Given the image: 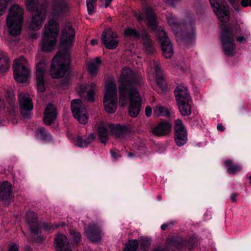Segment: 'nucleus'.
I'll return each mask as SVG.
<instances>
[{"label": "nucleus", "mask_w": 251, "mask_h": 251, "mask_svg": "<svg viewBox=\"0 0 251 251\" xmlns=\"http://www.w3.org/2000/svg\"><path fill=\"white\" fill-rule=\"evenodd\" d=\"M137 18L139 22L145 21L147 26L150 29L156 31L164 56L166 58H171L174 54L172 44L164 29L161 27L157 29V18L152 10L150 7L147 6L144 9V13H139L137 15Z\"/></svg>", "instance_id": "1"}, {"label": "nucleus", "mask_w": 251, "mask_h": 251, "mask_svg": "<svg viewBox=\"0 0 251 251\" xmlns=\"http://www.w3.org/2000/svg\"><path fill=\"white\" fill-rule=\"evenodd\" d=\"M118 81L119 95H121L122 100H125L126 95H129L133 90L137 91L138 87L143 83L142 76L128 67L122 69Z\"/></svg>", "instance_id": "2"}, {"label": "nucleus", "mask_w": 251, "mask_h": 251, "mask_svg": "<svg viewBox=\"0 0 251 251\" xmlns=\"http://www.w3.org/2000/svg\"><path fill=\"white\" fill-rule=\"evenodd\" d=\"M25 6L27 10L34 12L32 16L30 28L34 31L39 30L47 17L48 2L44 1L39 4V0H26Z\"/></svg>", "instance_id": "3"}, {"label": "nucleus", "mask_w": 251, "mask_h": 251, "mask_svg": "<svg viewBox=\"0 0 251 251\" xmlns=\"http://www.w3.org/2000/svg\"><path fill=\"white\" fill-rule=\"evenodd\" d=\"M58 28L57 22L49 18L48 23L45 25L40 45L43 51H50L54 49L57 41Z\"/></svg>", "instance_id": "4"}, {"label": "nucleus", "mask_w": 251, "mask_h": 251, "mask_svg": "<svg viewBox=\"0 0 251 251\" xmlns=\"http://www.w3.org/2000/svg\"><path fill=\"white\" fill-rule=\"evenodd\" d=\"M70 53L67 50L59 51L52 59L50 69V75L53 78L63 77L69 69Z\"/></svg>", "instance_id": "5"}, {"label": "nucleus", "mask_w": 251, "mask_h": 251, "mask_svg": "<svg viewBox=\"0 0 251 251\" xmlns=\"http://www.w3.org/2000/svg\"><path fill=\"white\" fill-rule=\"evenodd\" d=\"M24 10L19 5L13 4L8 10L6 22L9 33L12 36L19 35L21 31Z\"/></svg>", "instance_id": "6"}, {"label": "nucleus", "mask_w": 251, "mask_h": 251, "mask_svg": "<svg viewBox=\"0 0 251 251\" xmlns=\"http://www.w3.org/2000/svg\"><path fill=\"white\" fill-rule=\"evenodd\" d=\"M238 28H229L226 25H222L220 39L225 54L228 56H234L236 53V45L234 36L239 33Z\"/></svg>", "instance_id": "7"}, {"label": "nucleus", "mask_w": 251, "mask_h": 251, "mask_svg": "<svg viewBox=\"0 0 251 251\" xmlns=\"http://www.w3.org/2000/svg\"><path fill=\"white\" fill-rule=\"evenodd\" d=\"M13 74L15 79L18 83L26 82L30 73L29 64L26 58L20 56L16 58L13 64Z\"/></svg>", "instance_id": "8"}, {"label": "nucleus", "mask_w": 251, "mask_h": 251, "mask_svg": "<svg viewBox=\"0 0 251 251\" xmlns=\"http://www.w3.org/2000/svg\"><path fill=\"white\" fill-rule=\"evenodd\" d=\"M103 102L105 110L107 113H113L116 111L117 96V86L115 83L111 82L106 85Z\"/></svg>", "instance_id": "9"}, {"label": "nucleus", "mask_w": 251, "mask_h": 251, "mask_svg": "<svg viewBox=\"0 0 251 251\" xmlns=\"http://www.w3.org/2000/svg\"><path fill=\"white\" fill-rule=\"evenodd\" d=\"M128 100L129 101V114L131 117H136L140 112L141 106V99L138 92L133 90L129 95H126L125 100H121V95H119V102L122 106L125 105Z\"/></svg>", "instance_id": "10"}, {"label": "nucleus", "mask_w": 251, "mask_h": 251, "mask_svg": "<svg viewBox=\"0 0 251 251\" xmlns=\"http://www.w3.org/2000/svg\"><path fill=\"white\" fill-rule=\"evenodd\" d=\"M182 31L185 42L192 40L196 37V27L193 16L185 14L181 22L180 31Z\"/></svg>", "instance_id": "11"}, {"label": "nucleus", "mask_w": 251, "mask_h": 251, "mask_svg": "<svg viewBox=\"0 0 251 251\" xmlns=\"http://www.w3.org/2000/svg\"><path fill=\"white\" fill-rule=\"evenodd\" d=\"M125 35L137 39H141L143 43L144 49L148 53H153L155 50L148 34L143 32L140 34L135 29L128 28L125 31Z\"/></svg>", "instance_id": "12"}, {"label": "nucleus", "mask_w": 251, "mask_h": 251, "mask_svg": "<svg viewBox=\"0 0 251 251\" xmlns=\"http://www.w3.org/2000/svg\"><path fill=\"white\" fill-rule=\"evenodd\" d=\"M213 10L222 23L227 22L229 20L228 7L224 0H209Z\"/></svg>", "instance_id": "13"}, {"label": "nucleus", "mask_w": 251, "mask_h": 251, "mask_svg": "<svg viewBox=\"0 0 251 251\" xmlns=\"http://www.w3.org/2000/svg\"><path fill=\"white\" fill-rule=\"evenodd\" d=\"M71 110L74 117L82 125L88 122V117L84 104L79 99L73 100L71 103Z\"/></svg>", "instance_id": "14"}, {"label": "nucleus", "mask_w": 251, "mask_h": 251, "mask_svg": "<svg viewBox=\"0 0 251 251\" xmlns=\"http://www.w3.org/2000/svg\"><path fill=\"white\" fill-rule=\"evenodd\" d=\"M51 6V15L54 17L68 14L71 8L68 0H52Z\"/></svg>", "instance_id": "15"}, {"label": "nucleus", "mask_w": 251, "mask_h": 251, "mask_svg": "<svg viewBox=\"0 0 251 251\" xmlns=\"http://www.w3.org/2000/svg\"><path fill=\"white\" fill-rule=\"evenodd\" d=\"M47 60L42 58L36 64V79L38 91L43 93L45 90L44 76L47 70Z\"/></svg>", "instance_id": "16"}, {"label": "nucleus", "mask_w": 251, "mask_h": 251, "mask_svg": "<svg viewBox=\"0 0 251 251\" xmlns=\"http://www.w3.org/2000/svg\"><path fill=\"white\" fill-rule=\"evenodd\" d=\"M175 141L178 147L184 145L187 141V132L182 121L177 119L174 122Z\"/></svg>", "instance_id": "17"}, {"label": "nucleus", "mask_w": 251, "mask_h": 251, "mask_svg": "<svg viewBox=\"0 0 251 251\" xmlns=\"http://www.w3.org/2000/svg\"><path fill=\"white\" fill-rule=\"evenodd\" d=\"M101 40L105 48L110 50L115 49L119 43L117 33L109 28L102 32Z\"/></svg>", "instance_id": "18"}, {"label": "nucleus", "mask_w": 251, "mask_h": 251, "mask_svg": "<svg viewBox=\"0 0 251 251\" xmlns=\"http://www.w3.org/2000/svg\"><path fill=\"white\" fill-rule=\"evenodd\" d=\"M19 102L20 111L23 117L25 118L30 117L33 105L28 95L20 93L19 95Z\"/></svg>", "instance_id": "19"}, {"label": "nucleus", "mask_w": 251, "mask_h": 251, "mask_svg": "<svg viewBox=\"0 0 251 251\" xmlns=\"http://www.w3.org/2000/svg\"><path fill=\"white\" fill-rule=\"evenodd\" d=\"M75 31L70 24L66 25L63 28L62 37L60 41L61 46L66 49L73 45Z\"/></svg>", "instance_id": "20"}, {"label": "nucleus", "mask_w": 251, "mask_h": 251, "mask_svg": "<svg viewBox=\"0 0 251 251\" xmlns=\"http://www.w3.org/2000/svg\"><path fill=\"white\" fill-rule=\"evenodd\" d=\"M86 237L92 242H97L101 240V230L100 227L95 223H92L87 228L85 229Z\"/></svg>", "instance_id": "21"}, {"label": "nucleus", "mask_w": 251, "mask_h": 251, "mask_svg": "<svg viewBox=\"0 0 251 251\" xmlns=\"http://www.w3.org/2000/svg\"><path fill=\"white\" fill-rule=\"evenodd\" d=\"M54 244L56 251H72L67 237L64 235H57Z\"/></svg>", "instance_id": "22"}, {"label": "nucleus", "mask_w": 251, "mask_h": 251, "mask_svg": "<svg viewBox=\"0 0 251 251\" xmlns=\"http://www.w3.org/2000/svg\"><path fill=\"white\" fill-rule=\"evenodd\" d=\"M172 126L169 122L163 121L160 123L152 129V133L157 136H164L169 134Z\"/></svg>", "instance_id": "23"}, {"label": "nucleus", "mask_w": 251, "mask_h": 251, "mask_svg": "<svg viewBox=\"0 0 251 251\" xmlns=\"http://www.w3.org/2000/svg\"><path fill=\"white\" fill-rule=\"evenodd\" d=\"M153 66L155 70L156 82L161 91L165 92L167 90V87L165 80L164 79L162 71L159 66V64L157 61H153Z\"/></svg>", "instance_id": "24"}, {"label": "nucleus", "mask_w": 251, "mask_h": 251, "mask_svg": "<svg viewBox=\"0 0 251 251\" xmlns=\"http://www.w3.org/2000/svg\"><path fill=\"white\" fill-rule=\"evenodd\" d=\"M57 113L55 106L49 103L44 111V122L46 125L51 124L56 118Z\"/></svg>", "instance_id": "25"}, {"label": "nucleus", "mask_w": 251, "mask_h": 251, "mask_svg": "<svg viewBox=\"0 0 251 251\" xmlns=\"http://www.w3.org/2000/svg\"><path fill=\"white\" fill-rule=\"evenodd\" d=\"M26 221L29 226L31 231L34 234H38L40 232V228L37 224L36 214L32 211H28L26 213Z\"/></svg>", "instance_id": "26"}, {"label": "nucleus", "mask_w": 251, "mask_h": 251, "mask_svg": "<svg viewBox=\"0 0 251 251\" xmlns=\"http://www.w3.org/2000/svg\"><path fill=\"white\" fill-rule=\"evenodd\" d=\"M175 95L177 102L191 100L188 88L184 84L177 86L175 90Z\"/></svg>", "instance_id": "27"}, {"label": "nucleus", "mask_w": 251, "mask_h": 251, "mask_svg": "<svg viewBox=\"0 0 251 251\" xmlns=\"http://www.w3.org/2000/svg\"><path fill=\"white\" fill-rule=\"evenodd\" d=\"M167 23L170 26L172 30L177 33L180 31V24L176 16L171 12H167L166 13Z\"/></svg>", "instance_id": "28"}, {"label": "nucleus", "mask_w": 251, "mask_h": 251, "mask_svg": "<svg viewBox=\"0 0 251 251\" xmlns=\"http://www.w3.org/2000/svg\"><path fill=\"white\" fill-rule=\"evenodd\" d=\"M100 64L101 60L99 57H97L93 60H89L86 62L88 71L91 76L94 77L97 75Z\"/></svg>", "instance_id": "29"}, {"label": "nucleus", "mask_w": 251, "mask_h": 251, "mask_svg": "<svg viewBox=\"0 0 251 251\" xmlns=\"http://www.w3.org/2000/svg\"><path fill=\"white\" fill-rule=\"evenodd\" d=\"M95 136L93 133H90L87 137H83L77 135L75 142V145L80 148H86L94 140Z\"/></svg>", "instance_id": "30"}, {"label": "nucleus", "mask_w": 251, "mask_h": 251, "mask_svg": "<svg viewBox=\"0 0 251 251\" xmlns=\"http://www.w3.org/2000/svg\"><path fill=\"white\" fill-rule=\"evenodd\" d=\"M191 100L177 102L179 111L183 116H189L191 113Z\"/></svg>", "instance_id": "31"}, {"label": "nucleus", "mask_w": 251, "mask_h": 251, "mask_svg": "<svg viewBox=\"0 0 251 251\" xmlns=\"http://www.w3.org/2000/svg\"><path fill=\"white\" fill-rule=\"evenodd\" d=\"M95 88V85L94 84H92L90 85L82 84L79 86V93L82 95L85 91L88 90L87 99L89 101H94Z\"/></svg>", "instance_id": "32"}, {"label": "nucleus", "mask_w": 251, "mask_h": 251, "mask_svg": "<svg viewBox=\"0 0 251 251\" xmlns=\"http://www.w3.org/2000/svg\"><path fill=\"white\" fill-rule=\"evenodd\" d=\"M9 69V60L6 52L0 51V72L4 73Z\"/></svg>", "instance_id": "33"}, {"label": "nucleus", "mask_w": 251, "mask_h": 251, "mask_svg": "<svg viewBox=\"0 0 251 251\" xmlns=\"http://www.w3.org/2000/svg\"><path fill=\"white\" fill-rule=\"evenodd\" d=\"M12 193L11 186L6 181L0 185V196L3 200L9 199Z\"/></svg>", "instance_id": "34"}, {"label": "nucleus", "mask_w": 251, "mask_h": 251, "mask_svg": "<svg viewBox=\"0 0 251 251\" xmlns=\"http://www.w3.org/2000/svg\"><path fill=\"white\" fill-rule=\"evenodd\" d=\"M112 132L117 137H123L128 132V128L125 126L113 125L111 127Z\"/></svg>", "instance_id": "35"}, {"label": "nucleus", "mask_w": 251, "mask_h": 251, "mask_svg": "<svg viewBox=\"0 0 251 251\" xmlns=\"http://www.w3.org/2000/svg\"><path fill=\"white\" fill-rule=\"evenodd\" d=\"M171 112L170 109L163 106L158 105L153 108V115L155 116H168Z\"/></svg>", "instance_id": "36"}, {"label": "nucleus", "mask_w": 251, "mask_h": 251, "mask_svg": "<svg viewBox=\"0 0 251 251\" xmlns=\"http://www.w3.org/2000/svg\"><path fill=\"white\" fill-rule=\"evenodd\" d=\"M36 134V136L41 138L43 141L50 142L52 140V136L43 127H39Z\"/></svg>", "instance_id": "37"}, {"label": "nucleus", "mask_w": 251, "mask_h": 251, "mask_svg": "<svg viewBox=\"0 0 251 251\" xmlns=\"http://www.w3.org/2000/svg\"><path fill=\"white\" fill-rule=\"evenodd\" d=\"M225 164L227 167V172L230 174H234L240 171L242 167L239 164H233L231 160L227 159L225 161Z\"/></svg>", "instance_id": "38"}, {"label": "nucleus", "mask_w": 251, "mask_h": 251, "mask_svg": "<svg viewBox=\"0 0 251 251\" xmlns=\"http://www.w3.org/2000/svg\"><path fill=\"white\" fill-rule=\"evenodd\" d=\"M98 131L100 139L102 143H105L108 139L107 129L103 125L100 124L98 128Z\"/></svg>", "instance_id": "39"}, {"label": "nucleus", "mask_w": 251, "mask_h": 251, "mask_svg": "<svg viewBox=\"0 0 251 251\" xmlns=\"http://www.w3.org/2000/svg\"><path fill=\"white\" fill-rule=\"evenodd\" d=\"M139 243L137 240H129L125 244L123 251H136Z\"/></svg>", "instance_id": "40"}, {"label": "nucleus", "mask_w": 251, "mask_h": 251, "mask_svg": "<svg viewBox=\"0 0 251 251\" xmlns=\"http://www.w3.org/2000/svg\"><path fill=\"white\" fill-rule=\"evenodd\" d=\"M227 27L229 28H235L237 27L238 29V31L239 32L238 34H237V35H235L234 36V39L236 38L237 42H239L240 44L246 42L248 36L247 35L244 34L243 33H242L241 28L238 25H236L233 27H231L230 26H227Z\"/></svg>", "instance_id": "41"}, {"label": "nucleus", "mask_w": 251, "mask_h": 251, "mask_svg": "<svg viewBox=\"0 0 251 251\" xmlns=\"http://www.w3.org/2000/svg\"><path fill=\"white\" fill-rule=\"evenodd\" d=\"M97 0H86L87 10L89 14H92L95 12Z\"/></svg>", "instance_id": "42"}, {"label": "nucleus", "mask_w": 251, "mask_h": 251, "mask_svg": "<svg viewBox=\"0 0 251 251\" xmlns=\"http://www.w3.org/2000/svg\"><path fill=\"white\" fill-rule=\"evenodd\" d=\"M9 0H0V16L5 12Z\"/></svg>", "instance_id": "43"}, {"label": "nucleus", "mask_w": 251, "mask_h": 251, "mask_svg": "<svg viewBox=\"0 0 251 251\" xmlns=\"http://www.w3.org/2000/svg\"><path fill=\"white\" fill-rule=\"evenodd\" d=\"M110 153L114 161H116L118 158L121 157L120 152L115 149H112Z\"/></svg>", "instance_id": "44"}, {"label": "nucleus", "mask_w": 251, "mask_h": 251, "mask_svg": "<svg viewBox=\"0 0 251 251\" xmlns=\"http://www.w3.org/2000/svg\"><path fill=\"white\" fill-rule=\"evenodd\" d=\"M59 226H60V225L57 224H55L54 225L46 224V225H44V228H45V229L46 230H50L51 229L54 230V229L58 227Z\"/></svg>", "instance_id": "45"}, {"label": "nucleus", "mask_w": 251, "mask_h": 251, "mask_svg": "<svg viewBox=\"0 0 251 251\" xmlns=\"http://www.w3.org/2000/svg\"><path fill=\"white\" fill-rule=\"evenodd\" d=\"M150 244V242L147 238H141V243L140 246L142 248H144L148 246Z\"/></svg>", "instance_id": "46"}, {"label": "nucleus", "mask_w": 251, "mask_h": 251, "mask_svg": "<svg viewBox=\"0 0 251 251\" xmlns=\"http://www.w3.org/2000/svg\"><path fill=\"white\" fill-rule=\"evenodd\" d=\"M240 4L244 7L251 6V0H241Z\"/></svg>", "instance_id": "47"}, {"label": "nucleus", "mask_w": 251, "mask_h": 251, "mask_svg": "<svg viewBox=\"0 0 251 251\" xmlns=\"http://www.w3.org/2000/svg\"><path fill=\"white\" fill-rule=\"evenodd\" d=\"M164 1L172 6H174L180 0H164Z\"/></svg>", "instance_id": "48"}, {"label": "nucleus", "mask_w": 251, "mask_h": 251, "mask_svg": "<svg viewBox=\"0 0 251 251\" xmlns=\"http://www.w3.org/2000/svg\"><path fill=\"white\" fill-rule=\"evenodd\" d=\"M151 113H152L151 108L149 106H147L146 107V109H145V115L147 117H150L151 115Z\"/></svg>", "instance_id": "49"}, {"label": "nucleus", "mask_w": 251, "mask_h": 251, "mask_svg": "<svg viewBox=\"0 0 251 251\" xmlns=\"http://www.w3.org/2000/svg\"><path fill=\"white\" fill-rule=\"evenodd\" d=\"M71 235L74 236V240L76 242H77L80 238V234L78 232H74L73 233H71Z\"/></svg>", "instance_id": "50"}, {"label": "nucleus", "mask_w": 251, "mask_h": 251, "mask_svg": "<svg viewBox=\"0 0 251 251\" xmlns=\"http://www.w3.org/2000/svg\"><path fill=\"white\" fill-rule=\"evenodd\" d=\"M100 2L103 3L105 7H107L109 6L113 0H100Z\"/></svg>", "instance_id": "51"}, {"label": "nucleus", "mask_w": 251, "mask_h": 251, "mask_svg": "<svg viewBox=\"0 0 251 251\" xmlns=\"http://www.w3.org/2000/svg\"><path fill=\"white\" fill-rule=\"evenodd\" d=\"M238 194L237 193H234V194H232L231 196H230V198H231V200L232 202H236V197H237L238 196Z\"/></svg>", "instance_id": "52"}, {"label": "nucleus", "mask_w": 251, "mask_h": 251, "mask_svg": "<svg viewBox=\"0 0 251 251\" xmlns=\"http://www.w3.org/2000/svg\"><path fill=\"white\" fill-rule=\"evenodd\" d=\"M9 251H18V250L16 245L13 244L10 246Z\"/></svg>", "instance_id": "53"}, {"label": "nucleus", "mask_w": 251, "mask_h": 251, "mask_svg": "<svg viewBox=\"0 0 251 251\" xmlns=\"http://www.w3.org/2000/svg\"><path fill=\"white\" fill-rule=\"evenodd\" d=\"M217 129L220 131H224L225 129V127L221 124H219L217 126Z\"/></svg>", "instance_id": "54"}, {"label": "nucleus", "mask_w": 251, "mask_h": 251, "mask_svg": "<svg viewBox=\"0 0 251 251\" xmlns=\"http://www.w3.org/2000/svg\"><path fill=\"white\" fill-rule=\"evenodd\" d=\"M153 251H166V250L163 248L158 247L153 250Z\"/></svg>", "instance_id": "55"}, {"label": "nucleus", "mask_w": 251, "mask_h": 251, "mask_svg": "<svg viewBox=\"0 0 251 251\" xmlns=\"http://www.w3.org/2000/svg\"><path fill=\"white\" fill-rule=\"evenodd\" d=\"M98 43V41L95 39H92L91 41V44L92 46H94Z\"/></svg>", "instance_id": "56"}, {"label": "nucleus", "mask_w": 251, "mask_h": 251, "mask_svg": "<svg viewBox=\"0 0 251 251\" xmlns=\"http://www.w3.org/2000/svg\"><path fill=\"white\" fill-rule=\"evenodd\" d=\"M228 1L232 6H234L236 1V0H228Z\"/></svg>", "instance_id": "57"}, {"label": "nucleus", "mask_w": 251, "mask_h": 251, "mask_svg": "<svg viewBox=\"0 0 251 251\" xmlns=\"http://www.w3.org/2000/svg\"><path fill=\"white\" fill-rule=\"evenodd\" d=\"M167 226H168V224H165L162 225L161 227L162 230H165L167 228Z\"/></svg>", "instance_id": "58"}, {"label": "nucleus", "mask_w": 251, "mask_h": 251, "mask_svg": "<svg viewBox=\"0 0 251 251\" xmlns=\"http://www.w3.org/2000/svg\"><path fill=\"white\" fill-rule=\"evenodd\" d=\"M9 96L10 97L11 100L13 98V95L12 93H11Z\"/></svg>", "instance_id": "59"}, {"label": "nucleus", "mask_w": 251, "mask_h": 251, "mask_svg": "<svg viewBox=\"0 0 251 251\" xmlns=\"http://www.w3.org/2000/svg\"><path fill=\"white\" fill-rule=\"evenodd\" d=\"M157 199L159 201L161 200V197L160 196H158L157 197Z\"/></svg>", "instance_id": "60"}, {"label": "nucleus", "mask_w": 251, "mask_h": 251, "mask_svg": "<svg viewBox=\"0 0 251 251\" xmlns=\"http://www.w3.org/2000/svg\"><path fill=\"white\" fill-rule=\"evenodd\" d=\"M250 184H251V176H250Z\"/></svg>", "instance_id": "61"}, {"label": "nucleus", "mask_w": 251, "mask_h": 251, "mask_svg": "<svg viewBox=\"0 0 251 251\" xmlns=\"http://www.w3.org/2000/svg\"><path fill=\"white\" fill-rule=\"evenodd\" d=\"M128 155H129V156H132V155H131V154H128Z\"/></svg>", "instance_id": "62"}, {"label": "nucleus", "mask_w": 251, "mask_h": 251, "mask_svg": "<svg viewBox=\"0 0 251 251\" xmlns=\"http://www.w3.org/2000/svg\"><path fill=\"white\" fill-rule=\"evenodd\" d=\"M62 226H64L65 224L64 223H62Z\"/></svg>", "instance_id": "63"}, {"label": "nucleus", "mask_w": 251, "mask_h": 251, "mask_svg": "<svg viewBox=\"0 0 251 251\" xmlns=\"http://www.w3.org/2000/svg\"><path fill=\"white\" fill-rule=\"evenodd\" d=\"M235 9L236 11H238V10L237 9L235 8Z\"/></svg>", "instance_id": "64"}]
</instances>
